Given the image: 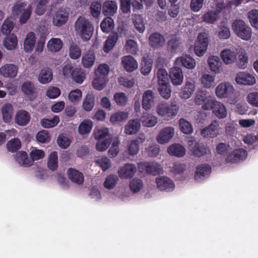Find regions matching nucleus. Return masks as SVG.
Segmentation results:
<instances>
[{"mask_svg": "<svg viewBox=\"0 0 258 258\" xmlns=\"http://www.w3.org/2000/svg\"><path fill=\"white\" fill-rule=\"evenodd\" d=\"M3 44L4 47L8 50L15 49L18 44V38L15 34H11L5 38Z\"/></svg>", "mask_w": 258, "mask_h": 258, "instance_id": "obj_36", "label": "nucleus"}, {"mask_svg": "<svg viewBox=\"0 0 258 258\" xmlns=\"http://www.w3.org/2000/svg\"><path fill=\"white\" fill-rule=\"evenodd\" d=\"M150 45L153 48H159L163 46L165 40L164 37L158 33L151 35L149 39Z\"/></svg>", "mask_w": 258, "mask_h": 258, "instance_id": "obj_37", "label": "nucleus"}, {"mask_svg": "<svg viewBox=\"0 0 258 258\" xmlns=\"http://www.w3.org/2000/svg\"><path fill=\"white\" fill-rule=\"evenodd\" d=\"M69 14L65 10H59L52 17V23L55 26H60L64 24L68 20Z\"/></svg>", "mask_w": 258, "mask_h": 258, "instance_id": "obj_24", "label": "nucleus"}, {"mask_svg": "<svg viewBox=\"0 0 258 258\" xmlns=\"http://www.w3.org/2000/svg\"><path fill=\"white\" fill-rule=\"evenodd\" d=\"M95 96L93 94H88L83 99L82 108L86 111H91L95 105Z\"/></svg>", "mask_w": 258, "mask_h": 258, "instance_id": "obj_48", "label": "nucleus"}, {"mask_svg": "<svg viewBox=\"0 0 258 258\" xmlns=\"http://www.w3.org/2000/svg\"><path fill=\"white\" fill-rule=\"evenodd\" d=\"M222 61L226 65L233 64L237 60V53L230 49L225 48L222 50L220 53Z\"/></svg>", "mask_w": 258, "mask_h": 258, "instance_id": "obj_18", "label": "nucleus"}, {"mask_svg": "<svg viewBox=\"0 0 258 258\" xmlns=\"http://www.w3.org/2000/svg\"><path fill=\"white\" fill-rule=\"evenodd\" d=\"M215 94L219 99H227L230 104L236 101L237 94L233 85L229 82L224 81L219 83L215 88Z\"/></svg>", "mask_w": 258, "mask_h": 258, "instance_id": "obj_2", "label": "nucleus"}, {"mask_svg": "<svg viewBox=\"0 0 258 258\" xmlns=\"http://www.w3.org/2000/svg\"><path fill=\"white\" fill-rule=\"evenodd\" d=\"M248 18L251 25L258 30V10H252L248 13Z\"/></svg>", "mask_w": 258, "mask_h": 258, "instance_id": "obj_64", "label": "nucleus"}, {"mask_svg": "<svg viewBox=\"0 0 258 258\" xmlns=\"http://www.w3.org/2000/svg\"><path fill=\"white\" fill-rule=\"evenodd\" d=\"M179 126L180 131L185 134H190L193 131L191 123L184 118H180L179 119Z\"/></svg>", "mask_w": 258, "mask_h": 258, "instance_id": "obj_58", "label": "nucleus"}, {"mask_svg": "<svg viewBox=\"0 0 258 258\" xmlns=\"http://www.w3.org/2000/svg\"><path fill=\"white\" fill-rule=\"evenodd\" d=\"M32 6H27L24 3H17L13 7L12 14L15 16L20 15V23L25 24L29 19L32 12Z\"/></svg>", "mask_w": 258, "mask_h": 258, "instance_id": "obj_5", "label": "nucleus"}, {"mask_svg": "<svg viewBox=\"0 0 258 258\" xmlns=\"http://www.w3.org/2000/svg\"><path fill=\"white\" fill-rule=\"evenodd\" d=\"M63 42L58 38H52L47 43L46 47L48 50L51 52L59 51L62 48Z\"/></svg>", "mask_w": 258, "mask_h": 258, "instance_id": "obj_41", "label": "nucleus"}, {"mask_svg": "<svg viewBox=\"0 0 258 258\" xmlns=\"http://www.w3.org/2000/svg\"><path fill=\"white\" fill-rule=\"evenodd\" d=\"M59 121L58 116H54L53 118L48 119L43 118L41 120V124L44 128H51L56 126Z\"/></svg>", "mask_w": 258, "mask_h": 258, "instance_id": "obj_61", "label": "nucleus"}, {"mask_svg": "<svg viewBox=\"0 0 258 258\" xmlns=\"http://www.w3.org/2000/svg\"><path fill=\"white\" fill-rule=\"evenodd\" d=\"M189 149L197 156H203L210 153V149L204 145H198L195 141L189 145Z\"/></svg>", "mask_w": 258, "mask_h": 258, "instance_id": "obj_40", "label": "nucleus"}, {"mask_svg": "<svg viewBox=\"0 0 258 258\" xmlns=\"http://www.w3.org/2000/svg\"><path fill=\"white\" fill-rule=\"evenodd\" d=\"M196 82L195 80L187 78L184 86L182 87L179 94V97L183 99H189L196 90Z\"/></svg>", "mask_w": 258, "mask_h": 258, "instance_id": "obj_12", "label": "nucleus"}, {"mask_svg": "<svg viewBox=\"0 0 258 258\" xmlns=\"http://www.w3.org/2000/svg\"><path fill=\"white\" fill-rule=\"evenodd\" d=\"M155 95L152 90L145 91L142 96V107L145 110H150L154 105Z\"/></svg>", "mask_w": 258, "mask_h": 258, "instance_id": "obj_19", "label": "nucleus"}, {"mask_svg": "<svg viewBox=\"0 0 258 258\" xmlns=\"http://www.w3.org/2000/svg\"><path fill=\"white\" fill-rule=\"evenodd\" d=\"M175 135L174 128L166 126L163 128L156 137V141L160 144L164 145L169 143Z\"/></svg>", "mask_w": 258, "mask_h": 258, "instance_id": "obj_11", "label": "nucleus"}, {"mask_svg": "<svg viewBox=\"0 0 258 258\" xmlns=\"http://www.w3.org/2000/svg\"><path fill=\"white\" fill-rule=\"evenodd\" d=\"M179 110V107L175 104L168 105L164 102L159 103L156 107L157 114L167 119L175 116Z\"/></svg>", "mask_w": 258, "mask_h": 258, "instance_id": "obj_6", "label": "nucleus"}, {"mask_svg": "<svg viewBox=\"0 0 258 258\" xmlns=\"http://www.w3.org/2000/svg\"><path fill=\"white\" fill-rule=\"evenodd\" d=\"M157 188L160 191L170 192L175 188L174 181L166 176H161L155 179Z\"/></svg>", "mask_w": 258, "mask_h": 258, "instance_id": "obj_9", "label": "nucleus"}, {"mask_svg": "<svg viewBox=\"0 0 258 258\" xmlns=\"http://www.w3.org/2000/svg\"><path fill=\"white\" fill-rule=\"evenodd\" d=\"M246 101L250 105L258 108V92L248 93L246 96Z\"/></svg>", "mask_w": 258, "mask_h": 258, "instance_id": "obj_63", "label": "nucleus"}, {"mask_svg": "<svg viewBox=\"0 0 258 258\" xmlns=\"http://www.w3.org/2000/svg\"><path fill=\"white\" fill-rule=\"evenodd\" d=\"M235 81L238 85L253 86L256 82L255 75L247 71L237 73L235 76Z\"/></svg>", "mask_w": 258, "mask_h": 258, "instance_id": "obj_10", "label": "nucleus"}, {"mask_svg": "<svg viewBox=\"0 0 258 258\" xmlns=\"http://www.w3.org/2000/svg\"><path fill=\"white\" fill-rule=\"evenodd\" d=\"M219 124L217 121H213L208 127L203 129L201 135L204 137L214 138L219 134Z\"/></svg>", "mask_w": 258, "mask_h": 258, "instance_id": "obj_27", "label": "nucleus"}, {"mask_svg": "<svg viewBox=\"0 0 258 258\" xmlns=\"http://www.w3.org/2000/svg\"><path fill=\"white\" fill-rule=\"evenodd\" d=\"M108 80L107 78H102L99 76H95L92 81V86L97 90H102L105 87Z\"/></svg>", "mask_w": 258, "mask_h": 258, "instance_id": "obj_56", "label": "nucleus"}, {"mask_svg": "<svg viewBox=\"0 0 258 258\" xmlns=\"http://www.w3.org/2000/svg\"><path fill=\"white\" fill-rule=\"evenodd\" d=\"M124 133L127 135L136 134L140 130L141 121L138 118L129 120L124 125Z\"/></svg>", "mask_w": 258, "mask_h": 258, "instance_id": "obj_20", "label": "nucleus"}, {"mask_svg": "<svg viewBox=\"0 0 258 258\" xmlns=\"http://www.w3.org/2000/svg\"><path fill=\"white\" fill-rule=\"evenodd\" d=\"M74 28L76 34L84 41L89 40L92 36L94 27L87 19L80 17L75 23Z\"/></svg>", "mask_w": 258, "mask_h": 258, "instance_id": "obj_3", "label": "nucleus"}, {"mask_svg": "<svg viewBox=\"0 0 258 258\" xmlns=\"http://www.w3.org/2000/svg\"><path fill=\"white\" fill-rule=\"evenodd\" d=\"M167 151L171 156L182 157L185 155L186 149L180 144H173L168 147Z\"/></svg>", "mask_w": 258, "mask_h": 258, "instance_id": "obj_31", "label": "nucleus"}, {"mask_svg": "<svg viewBox=\"0 0 258 258\" xmlns=\"http://www.w3.org/2000/svg\"><path fill=\"white\" fill-rule=\"evenodd\" d=\"M133 24L135 29L140 33H143L145 29L146 22L141 15H137L133 18Z\"/></svg>", "mask_w": 258, "mask_h": 258, "instance_id": "obj_51", "label": "nucleus"}, {"mask_svg": "<svg viewBox=\"0 0 258 258\" xmlns=\"http://www.w3.org/2000/svg\"><path fill=\"white\" fill-rule=\"evenodd\" d=\"M130 188L132 192L137 193L144 187L143 182L138 178H134L130 182Z\"/></svg>", "mask_w": 258, "mask_h": 258, "instance_id": "obj_57", "label": "nucleus"}, {"mask_svg": "<svg viewBox=\"0 0 258 258\" xmlns=\"http://www.w3.org/2000/svg\"><path fill=\"white\" fill-rule=\"evenodd\" d=\"M1 112L4 122L5 123H9L13 118L14 107L11 103H5L1 107Z\"/></svg>", "mask_w": 258, "mask_h": 258, "instance_id": "obj_26", "label": "nucleus"}, {"mask_svg": "<svg viewBox=\"0 0 258 258\" xmlns=\"http://www.w3.org/2000/svg\"><path fill=\"white\" fill-rule=\"evenodd\" d=\"M45 156L44 151L40 149H38L35 147H32L30 149V157L32 160V164L34 161H37L43 158Z\"/></svg>", "mask_w": 258, "mask_h": 258, "instance_id": "obj_60", "label": "nucleus"}, {"mask_svg": "<svg viewBox=\"0 0 258 258\" xmlns=\"http://www.w3.org/2000/svg\"><path fill=\"white\" fill-rule=\"evenodd\" d=\"M158 91L162 97L168 99L171 96V87L169 83L158 84Z\"/></svg>", "mask_w": 258, "mask_h": 258, "instance_id": "obj_54", "label": "nucleus"}, {"mask_svg": "<svg viewBox=\"0 0 258 258\" xmlns=\"http://www.w3.org/2000/svg\"><path fill=\"white\" fill-rule=\"evenodd\" d=\"M117 10L116 3L113 1H106L102 6V12L105 16H113Z\"/></svg>", "mask_w": 258, "mask_h": 258, "instance_id": "obj_34", "label": "nucleus"}, {"mask_svg": "<svg viewBox=\"0 0 258 258\" xmlns=\"http://www.w3.org/2000/svg\"><path fill=\"white\" fill-rule=\"evenodd\" d=\"M142 122L143 126L151 127L157 123L158 118L154 115L146 112L144 113L142 117Z\"/></svg>", "mask_w": 258, "mask_h": 258, "instance_id": "obj_43", "label": "nucleus"}, {"mask_svg": "<svg viewBox=\"0 0 258 258\" xmlns=\"http://www.w3.org/2000/svg\"><path fill=\"white\" fill-rule=\"evenodd\" d=\"M121 63L127 72H132L138 68L137 61L131 55H126L122 57Z\"/></svg>", "mask_w": 258, "mask_h": 258, "instance_id": "obj_25", "label": "nucleus"}, {"mask_svg": "<svg viewBox=\"0 0 258 258\" xmlns=\"http://www.w3.org/2000/svg\"><path fill=\"white\" fill-rule=\"evenodd\" d=\"M118 38V34L116 33L109 35L108 39L105 41L104 46V51L106 52H108L110 51L114 46Z\"/></svg>", "mask_w": 258, "mask_h": 258, "instance_id": "obj_52", "label": "nucleus"}, {"mask_svg": "<svg viewBox=\"0 0 258 258\" xmlns=\"http://www.w3.org/2000/svg\"><path fill=\"white\" fill-rule=\"evenodd\" d=\"M118 181V178L117 175L110 174L106 177L103 185L106 189H112L116 186Z\"/></svg>", "mask_w": 258, "mask_h": 258, "instance_id": "obj_50", "label": "nucleus"}, {"mask_svg": "<svg viewBox=\"0 0 258 258\" xmlns=\"http://www.w3.org/2000/svg\"><path fill=\"white\" fill-rule=\"evenodd\" d=\"M136 171L137 167L135 164L127 163L119 167L117 173L121 179H128L132 177Z\"/></svg>", "mask_w": 258, "mask_h": 258, "instance_id": "obj_15", "label": "nucleus"}, {"mask_svg": "<svg viewBox=\"0 0 258 258\" xmlns=\"http://www.w3.org/2000/svg\"><path fill=\"white\" fill-rule=\"evenodd\" d=\"M194 101L196 105H201L204 110L212 109L214 115L219 119L224 118L227 116L228 110L225 104L208 95L206 91L198 92Z\"/></svg>", "mask_w": 258, "mask_h": 258, "instance_id": "obj_1", "label": "nucleus"}, {"mask_svg": "<svg viewBox=\"0 0 258 258\" xmlns=\"http://www.w3.org/2000/svg\"><path fill=\"white\" fill-rule=\"evenodd\" d=\"M95 58L94 52L93 50H90L83 54L81 58V63L86 69L91 68L95 63Z\"/></svg>", "mask_w": 258, "mask_h": 258, "instance_id": "obj_30", "label": "nucleus"}, {"mask_svg": "<svg viewBox=\"0 0 258 258\" xmlns=\"http://www.w3.org/2000/svg\"><path fill=\"white\" fill-rule=\"evenodd\" d=\"M93 136L96 140L111 139L109 129L105 126L96 127L93 132Z\"/></svg>", "mask_w": 258, "mask_h": 258, "instance_id": "obj_35", "label": "nucleus"}, {"mask_svg": "<svg viewBox=\"0 0 258 258\" xmlns=\"http://www.w3.org/2000/svg\"><path fill=\"white\" fill-rule=\"evenodd\" d=\"M200 82L202 86L206 89H211L215 87V76L209 73H203L200 78Z\"/></svg>", "mask_w": 258, "mask_h": 258, "instance_id": "obj_32", "label": "nucleus"}, {"mask_svg": "<svg viewBox=\"0 0 258 258\" xmlns=\"http://www.w3.org/2000/svg\"><path fill=\"white\" fill-rule=\"evenodd\" d=\"M170 77L173 85H180L183 81V75L181 68L174 65L170 70Z\"/></svg>", "mask_w": 258, "mask_h": 258, "instance_id": "obj_22", "label": "nucleus"}, {"mask_svg": "<svg viewBox=\"0 0 258 258\" xmlns=\"http://www.w3.org/2000/svg\"><path fill=\"white\" fill-rule=\"evenodd\" d=\"M16 161L21 166L23 167H29L33 165L32 160L28 157L26 152L21 151L18 152L17 155Z\"/></svg>", "mask_w": 258, "mask_h": 258, "instance_id": "obj_45", "label": "nucleus"}, {"mask_svg": "<svg viewBox=\"0 0 258 258\" xmlns=\"http://www.w3.org/2000/svg\"><path fill=\"white\" fill-rule=\"evenodd\" d=\"M232 27L233 31L238 37L246 41L250 40L252 29L243 21L240 20L234 21Z\"/></svg>", "mask_w": 258, "mask_h": 258, "instance_id": "obj_4", "label": "nucleus"}, {"mask_svg": "<svg viewBox=\"0 0 258 258\" xmlns=\"http://www.w3.org/2000/svg\"><path fill=\"white\" fill-rule=\"evenodd\" d=\"M52 79V73L51 70L48 68L42 69L38 76V81L42 84L49 83Z\"/></svg>", "mask_w": 258, "mask_h": 258, "instance_id": "obj_42", "label": "nucleus"}, {"mask_svg": "<svg viewBox=\"0 0 258 258\" xmlns=\"http://www.w3.org/2000/svg\"><path fill=\"white\" fill-rule=\"evenodd\" d=\"M36 43V34L33 32H28L24 40L23 48L26 52L31 53Z\"/></svg>", "mask_w": 258, "mask_h": 258, "instance_id": "obj_21", "label": "nucleus"}, {"mask_svg": "<svg viewBox=\"0 0 258 258\" xmlns=\"http://www.w3.org/2000/svg\"><path fill=\"white\" fill-rule=\"evenodd\" d=\"M93 126V122L90 119H84L78 126V133L80 135H86L90 133Z\"/></svg>", "mask_w": 258, "mask_h": 258, "instance_id": "obj_38", "label": "nucleus"}, {"mask_svg": "<svg viewBox=\"0 0 258 258\" xmlns=\"http://www.w3.org/2000/svg\"><path fill=\"white\" fill-rule=\"evenodd\" d=\"M142 1L139 0H121V9L123 13H127L130 11L131 4L137 10L142 8Z\"/></svg>", "mask_w": 258, "mask_h": 258, "instance_id": "obj_33", "label": "nucleus"}, {"mask_svg": "<svg viewBox=\"0 0 258 258\" xmlns=\"http://www.w3.org/2000/svg\"><path fill=\"white\" fill-rule=\"evenodd\" d=\"M238 59L236 61L237 66L240 69H245L247 67L248 57L245 50L240 51L238 54Z\"/></svg>", "mask_w": 258, "mask_h": 258, "instance_id": "obj_47", "label": "nucleus"}, {"mask_svg": "<svg viewBox=\"0 0 258 258\" xmlns=\"http://www.w3.org/2000/svg\"><path fill=\"white\" fill-rule=\"evenodd\" d=\"M128 117V113L125 111H117L112 113L110 116V122L114 124L124 121Z\"/></svg>", "mask_w": 258, "mask_h": 258, "instance_id": "obj_46", "label": "nucleus"}, {"mask_svg": "<svg viewBox=\"0 0 258 258\" xmlns=\"http://www.w3.org/2000/svg\"><path fill=\"white\" fill-rule=\"evenodd\" d=\"M69 179L74 183L77 184H82L84 182L83 174L75 169L70 168L67 171Z\"/></svg>", "mask_w": 258, "mask_h": 258, "instance_id": "obj_39", "label": "nucleus"}, {"mask_svg": "<svg viewBox=\"0 0 258 258\" xmlns=\"http://www.w3.org/2000/svg\"><path fill=\"white\" fill-rule=\"evenodd\" d=\"M208 35L205 32L199 33L194 45V51L198 56H202L206 52L209 45Z\"/></svg>", "mask_w": 258, "mask_h": 258, "instance_id": "obj_7", "label": "nucleus"}, {"mask_svg": "<svg viewBox=\"0 0 258 258\" xmlns=\"http://www.w3.org/2000/svg\"><path fill=\"white\" fill-rule=\"evenodd\" d=\"M246 157V151L243 149H239L229 153L226 160L227 162L235 163L238 161L244 160Z\"/></svg>", "mask_w": 258, "mask_h": 258, "instance_id": "obj_23", "label": "nucleus"}, {"mask_svg": "<svg viewBox=\"0 0 258 258\" xmlns=\"http://www.w3.org/2000/svg\"><path fill=\"white\" fill-rule=\"evenodd\" d=\"M216 5L217 9L219 10H217L216 11H208L202 17L203 22L208 24H214L218 20V14L220 10L224 8L225 6L223 3L219 2H218Z\"/></svg>", "mask_w": 258, "mask_h": 258, "instance_id": "obj_13", "label": "nucleus"}, {"mask_svg": "<svg viewBox=\"0 0 258 258\" xmlns=\"http://www.w3.org/2000/svg\"><path fill=\"white\" fill-rule=\"evenodd\" d=\"M110 68L106 64H100L95 71V76L107 78Z\"/></svg>", "mask_w": 258, "mask_h": 258, "instance_id": "obj_59", "label": "nucleus"}, {"mask_svg": "<svg viewBox=\"0 0 258 258\" xmlns=\"http://www.w3.org/2000/svg\"><path fill=\"white\" fill-rule=\"evenodd\" d=\"M153 61L151 59L144 58L141 62V73L144 76L148 75L151 71Z\"/></svg>", "mask_w": 258, "mask_h": 258, "instance_id": "obj_49", "label": "nucleus"}, {"mask_svg": "<svg viewBox=\"0 0 258 258\" xmlns=\"http://www.w3.org/2000/svg\"><path fill=\"white\" fill-rule=\"evenodd\" d=\"M21 89L23 93L29 98H31L36 92L34 84L29 81L23 82Z\"/></svg>", "mask_w": 258, "mask_h": 258, "instance_id": "obj_44", "label": "nucleus"}, {"mask_svg": "<svg viewBox=\"0 0 258 258\" xmlns=\"http://www.w3.org/2000/svg\"><path fill=\"white\" fill-rule=\"evenodd\" d=\"M174 65L179 67L182 66L187 69L192 70L196 67V61L191 56L189 55H183L175 59Z\"/></svg>", "mask_w": 258, "mask_h": 258, "instance_id": "obj_17", "label": "nucleus"}, {"mask_svg": "<svg viewBox=\"0 0 258 258\" xmlns=\"http://www.w3.org/2000/svg\"><path fill=\"white\" fill-rule=\"evenodd\" d=\"M211 172V167L207 164H203L199 166L197 168L194 179L197 181H200L204 178L208 176Z\"/></svg>", "mask_w": 258, "mask_h": 258, "instance_id": "obj_28", "label": "nucleus"}, {"mask_svg": "<svg viewBox=\"0 0 258 258\" xmlns=\"http://www.w3.org/2000/svg\"><path fill=\"white\" fill-rule=\"evenodd\" d=\"M167 49L172 53H175L180 50V43L178 39L175 37H172L168 41Z\"/></svg>", "mask_w": 258, "mask_h": 258, "instance_id": "obj_55", "label": "nucleus"}, {"mask_svg": "<svg viewBox=\"0 0 258 258\" xmlns=\"http://www.w3.org/2000/svg\"><path fill=\"white\" fill-rule=\"evenodd\" d=\"M207 64L210 70L215 74H220L223 71L222 61L218 55H210L207 59Z\"/></svg>", "mask_w": 258, "mask_h": 258, "instance_id": "obj_14", "label": "nucleus"}, {"mask_svg": "<svg viewBox=\"0 0 258 258\" xmlns=\"http://www.w3.org/2000/svg\"><path fill=\"white\" fill-rule=\"evenodd\" d=\"M19 67L13 63H6L0 68V75L4 78H15L18 72Z\"/></svg>", "mask_w": 258, "mask_h": 258, "instance_id": "obj_16", "label": "nucleus"}, {"mask_svg": "<svg viewBox=\"0 0 258 258\" xmlns=\"http://www.w3.org/2000/svg\"><path fill=\"white\" fill-rule=\"evenodd\" d=\"M30 120L29 113L24 110H18L15 114V120L16 123L21 126L26 125Z\"/></svg>", "mask_w": 258, "mask_h": 258, "instance_id": "obj_29", "label": "nucleus"}, {"mask_svg": "<svg viewBox=\"0 0 258 258\" xmlns=\"http://www.w3.org/2000/svg\"><path fill=\"white\" fill-rule=\"evenodd\" d=\"M113 99L118 106H124L128 101L127 95L123 92H117L114 94Z\"/></svg>", "mask_w": 258, "mask_h": 258, "instance_id": "obj_62", "label": "nucleus"}, {"mask_svg": "<svg viewBox=\"0 0 258 258\" xmlns=\"http://www.w3.org/2000/svg\"><path fill=\"white\" fill-rule=\"evenodd\" d=\"M100 27L103 32L109 33L114 28V21L109 17H106L101 22Z\"/></svg>", "mask_w": 258, "mask_h": 258, "instance_id": "obj_53", "label": "nucleus"}, {"mask_svg": "<svg viewBox=\"0 0 258 258\" xmlns=\"http://www.w3.org/2000/svg\"><path fill=\"white\" fill-rule=\"evenodd\" d=\"M138 165L140 172L145 171L153 175L163 173L162 166L156 162H141L138 163Z\"/></svg>", "mask_w": 258, "mask_h": 258, "instance_id": "obj_8", "label": "nucleus"}]
</instances>
